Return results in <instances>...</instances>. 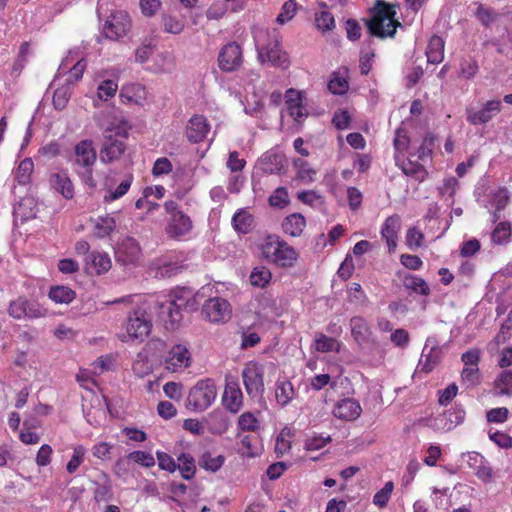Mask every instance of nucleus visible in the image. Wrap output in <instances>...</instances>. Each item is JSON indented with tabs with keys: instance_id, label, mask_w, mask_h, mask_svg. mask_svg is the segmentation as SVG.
<instances>
[{
	"instance_id": "obj_13",
	"label": "nucleus",
	"mask_w": 512,
	"mask_h": 512,
	"mask_svg": "<svg viewBox=\"0 0 512 512\" xmlns=\"http://www.w3.org/2000/svg\"><path fill=\"white\" fill-rule=\"evenodd\" d=\"M501 108V101L489 100L480 110H475L473 107H467L466 119L472 125L486 124L501 111Z\"/></svg>"
},
{
	"instance_id": "obj_32",
	"label": "nucleus",
	"mask_w": 512,
	"mask_h": 512,
	"mask_svg": "<svg viewBox=\"0 0 512 512\" xmlns=\"http://www.w3.org/2000/svg\"><path fill=\"white\" fill-rule=\"evenodd\" d=\"M464 418L465 411L461 407L455 406L446 411L437 421L442 429L449 431L462 423Z\"/></svg>"
},
{
	"instance_id": "obj_62",
	"label": "nucleus",
	"mask_w": 512,
	"mask_h": 512,
	"mask_svg": "<svg viewBox=\"0 0 512 512\" xmlns=\"http://www.w3.org/2000/svg\"><path fill=\"white\" fill-rule=\"evenodd\" d=\"M131 183L132 176L126 177L115 190L110 191L109 194L104 197L105 201H113L125 195L128 192Z\"/></svg>"
},
{
	"instance_id": "obj_1",
	"label": "nucleus",
	"mask_w": 512,
	"mask_h": 512,
	"mask_svg": "<svg viewBox=\"0 0 512 512\" xmlns=\"http://www.w3.org/2000/svg\"><path fill=\"white\" fill-rule=\"evenodd\" d=\"M156 314L166 329H174L182 320V310H195L196 302L189 292L165 297L155 303Z\"/></svg>"
},
{
	"instance_id": "obj_43",
	"label": "nucleus",
	"mask_w": 512,
	"mask_h": 512,
	"mask_svg": "<svg viewBox=\"0 0 512 512\" xmlns=\"http://www.w3.org/2000/svg\"><path fill=\"white\" fill-rule=\"evenodd\" d=\"M75 292L66 286L52 287L49 292V297L55 303L69 304L75 299Z\"/></svg>"
},
{
	"instance_id": "obj_11",
	"label": "nucleus",
	"mask_w": 512,
	"mask_h": 512,
	"mask_svg": "<svg viewBox=\"0 0 512 512\" xmlns=\"http://www.w3.org/2000/svg\"><path fill=\"white\" fill-rule=\"evenodd\" d=\"M202 313L210 322H225L230 318L231 308L227 300L215 297L206 300Z\"/></svg>"
},
{
	"instance_id": "obj_35",
	"label": "nucleus",
	"mask_w": 512,
	"mask_h": 512,
	"mask_svg": "<svg viewBox=\"0 0 512 512\" xmlns=\"http://www.w3.org/2000/svg\"><path fill=\"white\" fill-rule=\"evenodd\" d=\"M427 60L429 63L438 64L444 58V41L440 36L434 35L426 50Z\"/></svg>"
},
{
	"instance_id": "obj_3",
	"label": "nucleus",
	"mask_w": 512,
	"mask_h": 512,
	"mask_svg": "<svg viewBox=\"0 0 512 512\" xmlns=\"http://www.w3.org/2000/svg\"><path fill=\"white\" fill-rule=\"evenodd\" d=\"M395 5H390L383 0H377L375 14L366 22L369 33L379 38L393 37L400 22L395 19Z\"/></svg>"
},
{
	"instance_id": "obj_59",
	"label": "nucleus",
	"mask_w": 512,
	"mask_h": 512,
	"mask_svg": "<svg viewBox=\"0 0 512 512\" xmlns=\"http://www.w3.org/2000/svg\"><path fill=\"white\" fill-rule=\"evenodd\" d=\"M129 459L143 467H153L155 465V459L153 455L146 451H133L129 453Z\"/></svg>"
},
{
	"instance_id": "obj_21",
	"label": "nucleus",
	"mask_w": 512,
	"mask_h": 512,
	"mask_svg": "<svg viewBox=\"0 0 512 512\" xmlns=\"http://www.w3.org/2000/svg\"><path fill=\"white\" fill-rule=\"evenodd\" d=\"M401 228V217L393 214L386 218L381 228V237L386 241L389 253H393L397 247L398 232Z\"/></svg>"
},
{
	"instance_id": "obj_20",
	"label": "nucleus",
	"mask_w": 512,
	"mask_h": 512,
	"mask_svg": "<svg viewBox=\"0 0 512 512\" xmlns=\"http://www.w3.org/2000/svg\"><path fill=\"white\" fill-rule=\"evenodd\" d=\"M222 403L224 407L233 414L240 411L243 406V394L237 382H226Z\"/></svg>"
},
{
	"instance_id": "obj_16",
	"label": "nucleus",
	"mask_w": 512,
	"mask_h": 512,
	"mask_svg": "<svg viewBox=\"0 0 512 512\" xmlns=\"http://www.w3.org/2000/svg\"><path fill=\"white\" fill-rule=\"evenodd\" d=\"M191 353L188 348L182 344L174 345L165 358L166 369L177 372L190 366Z\"/></svg>"
},
{
	"instance_id": "obj_52",
	"label": "nucleus",
	"mask_w": 512,
	"mask_h": 512,
	"mask_svg": "<svg viewBox=\"0 0 512 512\" xmlns=\"http://www.w3.org/2000/svg\"><path fill=\"white\" fill-rule=\"evenodd\" d=\"M86 454V449L82 445H78L73 449V455L66 465L68 473H74L79 466L83 463Z\"/></svg>"
},
{
	"instance_id": "obj_12",
	"label": "nucleus",
	"mask_w": 512,
	"mask_h": 512,
	"mask_svg": "<svg viewBox=\"0 0 512 512\" xmlns=\"http://www.w3.org/2000/svg\"><path fill=\"white\" fill-rule=\"evenodd\" d=\"M243 62L242 49L236 42L226 44L218 56L219 68L224 72L237 70Z\"/></svg>"
},
{
	"instance_id": "obj_17",
	"label": "nucleus",
	"mask_w": 512,
	"mask_h": 512,
	"mask_svg": "<svg viewBox=\"0 0 512 512\" xmlns=\"http://www.w3.org/2000/svg\"><path fill=\"white\" fill-rule=\"evenodd\" d=\"M351 335L359 346H367L375 343L372 330L368 322L361 316L350 319Z\"/></svg>"
},
{
	"instance_id": "obj_44",
	"label": "nucleus",
	"mask_w": 512,
	"mask_h": 512,
	"mask_svg": "<svg viewBox=\"0 0 512 512\" xmlns=\"http://www.w3.org/2000/svg\"><path fill=\"white\" fill-rule=\"evenodd\" d=\"M67 63L68 59H66V63L61 64L60 70H69V76L65 83H69V86L72 87L83 77V73L86 69V61L84 59H80L71 68L67 67Z\"/></svg>"
},
{
	"instance_id": "obj_64",
	"label": "nucleus",
	"mask_w": 512,
	"mask_h": 512,
	"mask_svg": "<svg viewBox=\"0 0 512 512\" xmlns=\"http://www.w3.org/2000/svg\"><path fill=\"white\" fill-rule=\"evenodd\" d=\"M159 468L168 472H174L177 469L176 461L167 453L158 451L156 453Z\"/></svg>"
},
{
	"instance_id": "obj_46",
	"label": "nucleus",
	"mask_w": 512,
	"mask_h": 512,
	"mask_svg": "<svg viewBox=\"0 0 512 512\" xmlns=\"http://www.w3.org/2000/svg\"><path fill=\"white\" fill-rule=\"evenodd\" d=\"M72 87L69 83H65L54 91L53 94V106L57 110H63L71 97Z\"/></svg>"
},
{
	"instance_id": "obj_48",
	"label": "nucleus",
	"mask_w": 512,
	"mask_h": 512,
	"mask_svg": "<svg viewBox=\"0 0 512 512\" xmlns=\"http://www.w3.org/2000/svg\"><path fill=\"white\" fill-rule=\"evenodd\" d=\"M271 272L266 267H256L250 275V283L259 288H264L271 280Z\"/></svg>"
},
{
	"instance_id": "obj_47",
	"label": "nucleus",
	"mask_w": 512,
	"mask_h": 512,
	"mask_svg": "<svg viewBox=\"0 0 512 512\" xmlns=\"http://www.w3.org/2000/svg\"><path fill=\"white\" fill-rule=\"evenodd\" d=\"M341 343L335 338L327 337L324 334H320L315 340V348L317 351L326 352H339Z\"/></svg>"
},
{
	"instance_id": "obj_49",
	"label": "nucleus",
	"mask_w": 512,
	"mask_h": 512,
	"mask_svg": "<svg viewBox=\"0 0 512 512\" xmlns=\"http://www.w3.org/2000/svg\"><path fill=\"white\" fill-rule=\"evenodd\" d=\"M410 144V138L408 137L407 131L404 128L399 127L395 131V137L393 141L395 155L404 156Z\"/></svg>"
},
{
	"instance_id": "obj_50",
	"label": "nucleus",
	"mask_w": 512,
	"mask_h": 512,
	"mask_svg": "<svg viewBox=\"0 0 512 512\" xmlns=\"http://www.w3.org/2000/svg\"><path fill=\"white\" fill-rule=\"evenodd\" d=\"M495 386L501 395L512 394V370L503 371L495 381Z\"/></svg>"
},
{
	"instance_id": "obj_27",
	"label": "nucleus",
	"mask_w": 512,
	"mask_h": 512,
	"mask_svg": "<svg viewBox=\"0 0 512 512\" xmlns=\"http://www.w3.org/2000/svg\"><path fill=\"white\" fill-rule=\"evenodd\" d=\"M111 268V260L106 253L92 251L85 257V269L88 273L101 274Z\"/></svg>"
},
{
	"instance_id": "obj_39",
	"label": "nucleus",
	"mask_w": 512,
	"mask_h": 512,
	"mask_svg": "<svg viewBox=\"0 0 512 512\" xmlns=\"http://www.w3.org/2000/svg\"><path fill=\"white\" fill-rule=\"evenodd\" d=\"M223 455L214 456L211 452H204L199 458V466L210 472H217L224 464Z\"/></svg>"
},
{
	"instance_id": "obj_23",
	"label": "nucleus",
	"mask_w": 512,
	"mask_h": 512,
	"mask_svg": "<svg viewBox=\"0 0 512 512\" xmlns=\"http://www.w3.org/2000/svg\"><path fill=\"white\" fill-rule=\"evenodd\" d=\"M191 229L192 221L190 217L184 213H176L170 217L165 231L169 237L179 238L189 233Z\"/></svg>"
},
{
	"instance_id": "obj_28",
	"label": "nucleus",
	"mask_w": 512,
	"mask_h": 512,
	"mask_svg": "<svg viewBox=\"0 0 512 512\" xmlns=\"http://www.w3.org/2000/svg\"><path fill=\"white\" fill-rule=\"evenodd\" d=\"M93 484L95 485L93 493L96 502H108L112 499V482L107 473L100 472Z\"/></svg>"
},
{
	"instance_id": "obj_61",
	"label": "nucleus",
	"mask_w": 512,
	"mask_h": 512,
	"mask_svg": "<svg viewBox=\"0 0 512 512\" xmlns=\"http://www.w3.org/2000/svg\"><path fill=\"white\" fill-rule=\"evenodd\" d=\"M288 202V192L285 188H277L269 197V204L273 207L284 208Z\"/></svg>"
},
{
	"instance_id": "obj_5",
	"label": "nucleus",
	"mask_w": 512,
	"mask_h": 512,
	"mask_svg": "<svg viewBox=\"0 0 512 512\" xmlns=\"http://www.w3.org/2000/svg\"><path fill=\"white\" fill-rule=\"evenodd\" d=\"M262 249L268 260L282 267H291L297 259L294 248L277 236H268Z\"/></svg>"
},
{
	"instance_id": "obj_9",
	"label": "nucleus",
	"mask_w": 512,
	"mask_h": 512,
	"mask_svg": "<svg viewBox=\"0 0 512 512\" xmlns=\"http://www.w3.org/2000/svg\"><path fill=\"white\" fill-rule=\"evenodd\" d=\"M9 315L15 319L22 318H40L47 314V310L41 307L35 301H29L26 298L19 297L12 301L8 309Z\"/></svg>"
},
{
	"instance_id": "obj_63",
	"label": "nucleus",
	"mask_w": 512,
	"mask_h": 512,
	"mask_svg": "<svg viewBox=\"0 0 512 512\" xmlns=\"http://www.w3.org/2000/svg\"><path fill=\"white\" fill-rule=\"evenodd\" d=\"M424 239L423 233L416 227L408 229L406 234V244L410 249H416L422 246Z\"/></svg>"
},
{
	"instance_id": "obj_31",
	"label": "nucleus",
	"mask_w": 512,
	"mask_h": 512,
	"mask_svg": "<svg viewBox=\"0 0 512 512\" xmlns=\"http://www.w3.org/2000/svg\"><path fill=\"white\" fill-rule=\"evenodd\" d=\"M285 103L289 114L296 121H300L304 117L302 106V93L294 89H288L285 94Z\"/></svg>"
},
{
	"instance_id": "obj_26",
	"label": "nucleus",
	"mask_w": 512,
	"mask_h": 512,
	"mask_svg": "<svg viewBox=\"0 0 512 512\" xmlns=\"http://www.w3.org/2000/svg\"><path fill=\"white\" fill-rule=\"evenodd\" d=\"M37 213V201L31 196L22 198L19 201V203L14 207L13 211L15 221H20L21 223L34 219Z\"/></svg>"
},
{
	"instance_id": "obj_33",
	"label": "nucleus",
	"mask_w": 512,
	"mask_h": 512,
	"mask_svg": "<svg viewBox=\"0 0 512 512\" xmlns=\"http://www.w3.org/2000/svg\"><path fill=\"white\" fill-rule=\"evenodd\" d=\"M306 225L305 218L298 213L287 216L282 223L283 231L293 237L300 236Z\"/></svg>"
},
{
	"instance_id": "obj_41",
	"label": "nucleus",
	"mask_w": 512,
	"mask_h": 512,
	"mask_svg": "<svg viewBox=\"0 0 512 512\" xmlns=\"http://www.w3.org/2000/svg\"><path fill=\"white\" fill-rule=\"evenodd\" d=\"M512 236L511 224L506 221L499 222L491 233V241L496 245L509 242Z\"/></svg>"
},
{
	"instance_id": "obj_30",
	"label": "nucleus",
	"mask_w": 512,
	"mask_h": 512,
	"mask_svg": "<svg viewBox=\"0 0 512 512\" xmlns=\"http://www.w3.org/2000/svg\"><path fill=\"white\" fill-rule=\"evenodd\" d=\"M261 166L267 174H279L286 166L285 156L281 153H266L261 158Z\"/></svg>"
},
{
	"instance_id": "obj_10",
	"label": "nucleus",
	"mask_w": 512,
	"mask_h": 512,
	"mask_svg": "<svg viewBox=\"0 0 512 512\" xmlns=\"http://www.w3.org/2000/svg\"><path fill=\"white\" fill-rule=\"evenodd\" d=\"M246 392L251 397L262 395L264 392L263 371L256 363H249L242 371Z\"/></svg>"
},
{
	"instance_id": "obj_34",
	"label": "nucleus",
	"mask_w": 512,
	"mask_h": 512,
	"mask_svg": "<svg viewBox=\"0 0 512 512\" xmlns=\"http://www.w3.org/2000/svg\"><path fill=\"white\" fill-rule=\"evenodd\" d=\"M296 392L290 381L278 380L276 383L275 396L279 405L285 407L295 397Z\"/></svg>"
},
{
	"instance_id": "obj_8",
	"label": "nucleus",
	"mask_w": 512,
	"mask_h": 512,
	"mask_svg": "<svg viewBox=\"0 0 512 512\" xmlns=\"http://www.w3.org/2000/svg\"><path fill=\"white\" fill-rule=\"evenodd\" d=\"M131 29V19L125 11H114L106 20L103 31L107 38L119 40Z\"/></svg>"
},
{
	"instance_id": "obj_51",
	"label": "nucleus",
	"mask_w": 512,
	"mask_h": 512,
	"mask_svg": "<svg viewBox=\"0 0 512 512\" xmlns=\"http://www.w3.org/2000/svg\"><path fill=\"white\" fill-rule=\"evenodd\" d=\"M295 167L298 169V178L305 183L312 182L314 180L316 171L312 169L309 164L303 159H296L294 161Z\"/></svg>"
},
{
	"instance_id": "obj_37",
	"label": "nucleus",
	"mask_w": 512,
	"mask_h": 512,
	"mask_svg": "<svg viewBox=\"0 0 512 512\" xmlns=\"http://www.w3.org/2000/svg\"><path fill=\"white\" fill-rule=\"evenodd\" d=\"M477 5L474 16L485 27H489L492 23L498 20L499 13L492 7L485 6L482 3H475Z\"/></svg>"
},
{
	"instance_id": "obj_2",
	"label": "nucleus",
	"mask_w": 512,
	"mask_h": 512,
	"mask_svg": "<svg viewBox=\"0 0 512 512\" xmlns=\"http://www.w3.org/2000/svg\"><path fill=\"white\" fill-rule=\"evenodd\" d=\"M130 125L124 119L117 126L112 125L104 132V140L100 150V160L103 163H112L121 158L126 150L124 140L128 137Z\"/></svg>"
},
{
	"instance_id": "obj_36",
	"label": "nucleus",
	"mask_w": 512,
	"mask_h": 512,
	"mask_svg": "<svg viewBox=\"0 0 512 512\" xmlns=\"http://www.w3.org/2000/svg\"><path fill=\"white\" fill-rule=\"evenodd\" d=\"M403 285L406 289L427 296L430 293V288L428 284L425 282L424 279L421 277L411 275V274H405L402 277Z\"/></svg>"
},
{
	"instance_id": "obj_18",
	"label": "nucleus",
	"mask_w": 512,
	"mask_h": 512,
	"mask_svg": "<svg viewBox=\"0 0 512 512\" xmlns=\"http://www.w3.org/2000/svg\"><path fill=\"white\" fill-rule=\"evenodd\" d=\"M441 359V349L435 340L428 338L422 350L418 368L425 373L431 372Z\"/></svg>"
},
{
	"instance_id": "obj_42",
	"label": "nucleus",
	"mask_w": 512,
	"mask_h": 512,
	"mask_svg": "<svg viewBox=\"0 0 512 512\" xmlns=\"http://www.w3.org/2000/svg\"><path fill=\"white\" fill-rule=\"evenodd\" d=\"M234 228L241 233H248L253 226L252 215L244 209L236 212L232 218Z\"/></svg>"
},
{
	"instance_id": "obj_22",
	"label": "nucleus",
	"mask_w": 512,
	"mask_h": 512,
	"mask_svg": "<svg viewBox=\"0 0 512 512\" xmlns=\"http://www.w3.org/2000/svg\"><path fill=\"white\" fill-rule=\"evenodd\" d=\"M210 130L207 119L202 115H194L186 127V136L191 143L203 141Z\"/></svg>"
},
{
	"instance_id": "obj_15",
	"label": "nucleus",
	"mask_w": 512,
	"mask_h": 512,
	"mask_svg": "<svg viewBox=\"0 0 512 512\" xmlns=\"http://www.w3.org/2000/svg\"><path fill=\"white\" fill-rule=\"evenodd\" d=\"M141 255V248L132 237L122 239L115 250L116 261L124 265L138 263Z\"/></svg>"
},
{
	"instance_id": "obj_53",
	"label": "nucleus",
	"mask_w": 512,
	"mask_h": 512,
	"mask_svg": "<svg viewBox=\"0 0 512 512\" xmlns=\"http://www.w3.org/2000/svg\"><path fill=\"white\" fill-rule=\"evenodd\" d=\"M238 427L242 431L255 432L259 428V421L251 412H244L238 418Z\"/></svg>"
},
{
	"instance_id": "obj_55",
	"label": "nucleus",
	"mask_w": 512,
	"mask_h": 512,
	"mask_svg": "<svg viewBox=\"0 0 512 512\" xmlns=\"http://www.w3.org/2000/svg\"><path fill=\"white\" fill-rule=\"evenodd\" d=\"M434 149V137L430 134L423 138V141L417 149V158L419 161L430 159Z\"/></svg>"
},
{
	"instance_id": "obj_58",
	"label": "nucleus",
	"mask_w": 512,
	"mask_h": 512,
	"mask_svg": "<svg viewBox=\"0 0 512 512\" xmlns=\"http://www.w3.org/2000/svg\"><path fill=\"white\" fill-rule=\"evenodd\" d=\"M394 484L391 481L385 483L384 487L379 490L373 497V503L379 507H385L391 497Z\"/></svg>"
},
{
	"instance_id": "obj_4",
	"label": "nucleus",
	"mask_w": 512,
	"mask_h": 512,
	"mask_svg": "<svg viewBox=\"0 0 512 512\" xmlns=\"http://www.w3.org/2000/svg\"><path fill=\"white\" fill-rule=\"evenodd\" d=\"M97 160V153L94 143L90 139L79 141L73 150L69 161L71 162L75 172L82 178L86 184L93 181V167Z\"/></svg>"
},
{
	"instance_id": "obj_57",
	"label": "nucleus",
	"mask_w": 512,
	"mask_h": 512,
	"mask_svg": "<svg viewBox=\"0 0 512 512\" xmlns=\"http://www.w3.org/2000/svg\"><path fill=\"white\" fill-rule=\"evenodd\" d=\"M162 25L165 32L172 34H179L184 28L183 21L171 15L162 16Z\"/></svg>"
},
{
	"instance_id": "obj_7",
	"label": "nucleus",
	"mask_w": 512,
	"mask_h": 512,
	"mask_svg": "<svg viewBox=\"0 0 512 512\" xmlns=\"http://www.w3.org/2000/svg\"><path fill=\"white\" fill-rule=\"evenodd\" d=\"M151 319L144 308H137L127 317L126 331L131 339L143 341L150 333Z\"/></svg>"
},
{
	"instance_id": "obj_38",
	"label": "nucleus",
	"mask_w": 512,
	"mask_h": 512,
	"mask_svg": "<svg viewBox=\"0 0 512 512\" xmlns=\"http://www.w3.org/2000/svg\"><path fill=\"white\" fill-rule=\"evenodd\" d=\"M177 469L180 470L181 476L185 480H190L196 473L195 460L192 455L187 453H181L178 457Z\"/></svg>"
},
{
	"instance_id": "obj_56",
	"label": "nucleus",
	"mask_w": 512,
	"mask_h": 512,
	"mask_svg": "<svg viewBox=\"0 0 512 512\" xmlns=\"http://www.w3.org/2000/svg\"><path fill=\"white\" fill-rule=\"evenodd\" d=\"M118 85L116 82L112 80H104L102 81L97 88L98 98L103 101H107L110 98L114 97L117 92Z\"/></svg>"
},
{
	"instance_id": "obj_40",
	"label": "nucleus",
	"mask_w": 512,
	"mask_h": 512,
	"mask_svg": "<svg viewBox=\"0 0 512 512\" xmlns=\"http://www.w3.org/2000/svg\"><path fill=\"white\" fill-rule=\"evenodd\" d=\"M116 227V221L113 217L106 215L100 216L95 220L94 233L99 238L110 235Z\"/></svg>"
},
{
	"instance_id": "obj_14",
	"label": "nucleus",
	"mask_w": 512,
	"mask_h": 512,
	"mask_svg": "<svg viewBox=\"0 0 512 512\" xmlns=\"http://www.w3.org/2000/svg\"><path fill=\"white\" fill-rule=\"evenodd\" d=\"M258 52V59L262 62H269L272 66L279 67L281 69H287L290 65L288 55L286 52L281 50V47L277 41L270 43L267 47H259L256 45Z\"/></svg>"
},
{
	"instance_id": "obj_60",
	"label": "nucleus",
	"mask_w": 512,
	"mask_h": 512,
	"mask_svg": "<svg viewBox=\"0 0 512 512\" xmlns=\"http://www.w3.org/2000/svg\"><path fill=\"white\" fill-rule=\"evenodd\" d=\"M296 8L297 4L294 0L286 1L281 8L280 14L276 18L277 23L284 24L291 20L296 13Z\"/></svg>"
},
{
	"instance_id": "obj_24",
	"label": "nucleus",
	"mask_w": 512,
	"mask_h": 512,
	"mask_svg": "<svg viewBox=\"0 0 512 512\" xmlns=\"http://www.w3.org/2000/svg\"><path fill=\"white\" fill-rule=\"evenodd\" d=\"M413 155L408 158L404 156L394 155L396 165L403 171L407 176L415 178L417 181L422 182L427 176V171L424 166L418 161L412 159Z\"/></svg>"
},
{
	"instance_id": "obj_54",
	"label": "nucleus",
	"mask_w": 512,
	"mask_h": 512,
	"mask_svg": "<svg viewBox=\"0 0 512 512\" xmlns=\"http://www.w3.org/2000/svg\"><path fill=\"white\" fill-rule=\"evenodd\" d=\"M315 23L322 32L330 31L335 26L333 15L328 11H321L315 14Z\"/></svg>"
},
{
	"instance_id": "obj_29",
	"label": "nucleus",
	"mask_w": 512,
	"mask_h": 512,
	"mask_svg": "<svg viewBox=\"0 0 512 512\" xmlns=\"http://www.w3.org/2000/svg\"><path fill=\"white\" fill-rule=\"evenodd\" d=\"M208 430L213 435H222L228 430L229 420L221 410H213L204 419Z\"/></svg>"
},
{
	"instance_id": "obj_45",
	"label": "nucleus",
	"mask_w": 512,
	"mask_h": 512,
	"mask_svg": "<svg viewBox=\"0 0 512 512\" xmlns=\"http://www.w3.org/2000/svg\"><path fill=\"white\" fill-rule=\"evenodd\" d=\"M34 169V163L31 158H25L22 160L15 172V180L20 185H26L30 182L31 174Z\"/></svg>"
},
{
	"instance_id": "obj_19",
	"label": "nucleus",
	"mask_w": 512,
	"mask_h": 512,
	"mask_svg": "<svg viewBox=\"0 0 512 512\" xmlns=\"http://www.w3.org/2000/svg\"><path fill=\"white\" fill-rule=\"evenodd\" d=\"M361 412L362 408L359 402L353 398H344L339 400L332 410V414L336 418L345 421H354L358 419Z\"/></svg>"
},
{
	"instance_id": "obj_6",
	"label": "nucleus",
	"mask_w": 512,
	"mask_h": 512,
	"mask_svg": "<svg viewBox=\"0 0 512 512\" xmlns=\"http://www.w3.org/2000/svg\"><path fill=\"white\" fill-rule=\"evenodd\" d=\"M217 390L211 379L198 381L189 391L186 406L194 411L202 412L215 401Z\"/></svg>"
},
{
	"instance_id": "obj_25",
	"label": "nucleus",
	"mask_w": 512,
	"mask_h": 512,
	"mask_svg": "<svg viewBox=\"0 0 512 512\" xmlns=\"http://www.w3.org/2000/svg\"><path fill=\"white\" fill-rule=\"evenodd\" d=\"M51 188L61 194L65 199L74 197V185L66 172H55L49 176Z\"/></svg>"
}]
</instances>
